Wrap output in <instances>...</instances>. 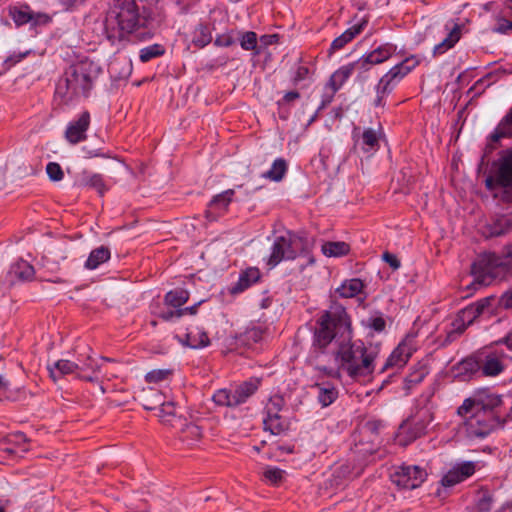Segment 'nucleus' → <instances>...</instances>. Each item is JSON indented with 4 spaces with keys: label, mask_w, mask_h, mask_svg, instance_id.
I'll return each instance as SVG.
<instances>
[{
    "label": "nucleus",
    "mask_w": 512,
    "mask_h": 512,
    "mask_svg": "<svg viewBox=\"0 0 512 512\" xmlns=\"http://www.w3.org/2000/svg\"><path fill=\"white\" fill-rule=\"evenodd\" d=\"M212 41L211 29L206 24H199L194 32L192 37V43L197 48H204Z\"/></svg>",
    "instance_id": "72a5a7b5"
},
{
    "label": "nucleus",
    "mask_w": 512,
    "mask_h": 512,
    "mask_svg": "<svg viewBox=\"0 0 512 512\" xmlns=\"http://www.w3.org/2000/svg\"><path fill=\"white\" fill-rule=\"evenodd\" d=\"M335 338L340 341L336 351L339 367L354 380L370 377L375 369L377 353L368 350L361 340L351 341L350 318L342 307L325 311L319 317L316 322L313 345L324 350Z\"/></svg>",
    "instance_id": "f257e3e1"
},
{
    "label": "nucleus",
    "mask_w": 512,
    "mask_h": 512,
    "mask_svg": "<svg viewBox=\"0 0 512 512\" xmlns=\"http://www.w3.org/2000/svg\"><path fill=\"white\" fill-rule=\"evenodd\" d=\"M199 304H200V302L198 304H195V305L190 306V307L181 308L180 309L181 316L186 315V314L194 315L197 312V308H198Z\"/></svg>",
    "instance_id": "338daca9"
},
{
    "label": "nucleus",
    "mask_w": 512,
    "mask_h": 512,
    "mask_svg": "<svg viewBox=\"0 0 512 512\" xmlns=\"http://www.w3.org/2000/svg\"><path fill=\"white\" fill-rule=\"evenodd\" d=\"M110 257V249L106 246H100L98 248L93 249L90 252L84 266L88 270H94L98 268L101 264L107 262L110 259Z\"/></svg>",
    "instance_id": "a878e982"
},
{
    "label": "nucleus",
    "mask_w": 512,
    "mask_h": 512,
    "mask_svg": "<svg viewBox=\"0 0 512 512\" xmlns=\"http://www.w3.org/2000/svg\"><path fill=\"white\" fill-rule=\"evenodd\" d=\"M284 405V399L280 396H273L266 405L267 415H279Z\"/></svg>",
    "instance_id": "de8ad7c7"
},
{
    "label": "nucleus",
    "mask_w": 512,
    "mask_h": 512,
    "mask_svg": "<svg viewBox=\"0 0 512 512\" xmlns=\"http://www.w3.org/2000/svg\"><path fill=\"white\" fill-rule=\"evenodd\" d=\"M498 343L506 345V347L512 351V330L505 337L499 340Z\"/></svg>",
    "instance_id": "69168bd1"
},
{
    "label": "nucleus",
    "mask_w": 512,
    "mask_h": 512,
    "mask_svg": "<svg viewBox=\"0 0 512 512\" xmlns=\"http://www.w3.org/2000/svg\"><path fill=\"white\" fill-rule=\"evenodd\" d=\"M180 341L182 342L181 339ZM183 343L188 347L197 349L208 346L210 344V340L205 331L197 328L195 331L190 330L185 334V340Z\"/></svg>",
    "instance_id": "c85d7f7f"
},
{
    "label": "nucleus",
    "mask_w": 512,
    "mask_h": 512,
    "mask_svg": "<svg viewBox=\"0 0 512 512\" xmlns=\"http://www.w3.org/2000/svg\"><path fill=\"white\" fill-rule=\"evenodd\" d=\"M500 305L505 309L512 308V289L506 291L499 300Z\"/></svg>",
    "instance_id": "052dcab7"
},
{
    "label": "nucleus",
    "mask_w": 512,
    "mask_h": 512,
    "mask_svg": "<svg viewBox=\"0 0 512 512\" xmlns=\"http://www.w3.org/2000/svg\"><path fill=\"white\" fill-rule=\"evenodd\" d=\"M260 381L251 378L237 385L234 389H219L213 394V401L218 406L237 407L245 403L258 390Z\"/></svg>",
    "instance_id": "9d476101"
},
{
    "label": "nucleus",
    "mask_w": 512,
    "mask_h": 512,
    "mask_svg": "<svg viewBox=\"0 0 512 512\" xmlns=\"http://www.w3.org/2000/svg\"><path fill=\"white\" fill-rule=\"evenodd\" d=\"M362 149L365 152L377 150L379 147V137L377 132L372 128H367L362 133Z\"/></svg>",
    "instance_id": "4c0bfd02"
},
{
    "label": "nucleus",
    "mask_w": 512,
    "mask_h": 512,
    "mask_svg": "<svg viewBox=\"0 0 512 512\" xmlns=\"http://www.w3.org/2000/svg\"><path fill=\"white\" fill-rule=\"evenodd\" d=\"M78 369H83V366L66 359H60L48 366L49 375L55 382L65 375L76 373Z\"/></svg>",
    "instance_id": "412c9836"
},
{
    "label": "nucleus",
    "mask_w": 512,
    "mask_h": 512,
    "mask_svg": "<svg viewBox=\"0 0 512 512\" xmlns=\"http://www.w3.org/2000/svg\"><path fill=\"white\" fill-rule=\"evenodd\" d=\"M77 363L83 366V369L77 370L78 378L89 382L98 381V372L101 370V364L90 356H87L85 360L79 359Z\"/></svg>",
    "instance_id": "5701e85b"
},
{
    "label": "nucleus",
    "mask_w": 512,
    "mask_h": 512,
    "mask_svg": "<svg viewBox=\"0 0 512 512\" xmlns=\"http://www.w3.org/2000/svg\"><path fill=\"white\" fill-rule=\"evenodd\" d=\"M0 396L1 399H12L11 391H10V382L9 380L2 374H0Z\"/></svg>",
    "instance_id": "603ef678"
},
{
    "label": "nucleus",
    "mask_w": 512,
    "mask_h": 512,
    "mask_svg": "<svg viewBox=\"0 0 512 512\" xmlns=\"http://www.w3.org/2000/svg\"><path fill=\"white\" fill-rule=\"evenodd\" d=\"M165 53V48L161 44H153L140 50V61L145 63Z\"/></svg>",
    "instance_id": "79ce46f5"
},
{
    "label": "nucleus",
    "mask_w": 512,
    "mask_h": 512,
    "mask_svg": "<svg viewBox=\"0 0 512 512\" xmlns=\"http://www.w3.org/2000/svg\"><path fill=\"white\" fill-rule=\"evenodd\" d=\"M284 471L277 467H268L263 476L267 482L272 485H278L283 479Z\"/></svg>",
    "instance_id": "a18cd8bd"
},
{
    "label": "nucleus",
    "mask_w": 512,
    "mask_h": 512,
    "mask_svg": "<svg viewBox=\"0 0 512 512\" xmlns=\"http://www.w3.org/2000/svg\"><path fill=\"white\" fill-rule=\"evenodd\" d=\"M141 15L135 0H111L104 19L107 39L115 43L141 26Z\"/></svg>",
    "instance_id": "20e7f679"
},
{
    "label": "nucleus",
    "mask_w": 512,
    "mask_h": 512,
    "mask_svg": "<svg viewBox=\"0 0 512 512\" xmlns=\"http://www.w3.org/2000/svg\"><path fill=\"white\" fill-rule=\"evenodd\" d=\"M416 350V340L414 335H407L393 350L387 358L381 372L389 368H402Z\"/></svg>",
    "instance_id": "f8f14e48"
},
{
    "label": "nucleus",
    "mask_w": 512,
    "mask_h": 512,
    "mask_svg": "<svg viewBox=\"0 0 512 512\" xmlns=\"http://www.w3.org/2000/svg\"><path fill=\"white\" fill-rule=\"evenodd\" d=\"M425 428L426 426L423 423H417L415 426V432H413V435L410 437V441L420 437L424 433Z\"/></svg>",
    "instance_id": "e2e57ef3"
},
{
    "label": "nucleus",
    "mask_w": 512,
    "mask_h": 512,
    "mask_svg": "<svg viewBox=\"0 0 512 512\" xmlns=\"http://www.w3.org/2000/svg\"><path fill=\"white\" fill-rule=\"evenodd\" d=\"M503 137H512V108L498 124L490 138L493 142H497Z\"/></svg>",
    "instance_id": "473e14b6"
},
{
    "label": "nucleus",
    "mask_w": 512,
    "mask_h": 512,
    "mask_svg": "<svg viewBox=\"0 0 512 512\" xmlns=\"http://www.w3.org/2000/svg\"><path fill=\"white\" fill-rule=\"evenodd\" d=\"M425 375H426V372L423 369L411 373L406 378L407 387L410 388V385L419 384L424 379Z\"/></svg>",
    "instance_id": "5fc2aeb1"
},
{
    "label": "nucleus",
    "mask_w": 512,
    "mask_h": 512,
    "mask_svg": "<svg viewBox=\"0 0 512 512\" xmlns=\"http://www.w3.org/2000/svg\"><path fill=\"white\" fill-rule=\"evenodd\" d=\"M34 267L27 261L20 260L11 265L7 272L6 281L10 286L14 285L17 281H28L34 277Z\"/></svg>",
    "instance_id": "6ab92c4d"
},
{
    "label": "nucleus",
    "mask_w": 512,
    "mask_h": 512,
    "mask_svg": "<svg viewBox=\"0 0 512 512\" xmlns=\"http://www.w3.org/2000/svg\"><path fill=\"white\" fill-rule=\"evenodd\" d=\"M382 259L387 263L389 264V266L393 269V270H397L399 267H400V261L398 260L397 256L394 255V254H391L389 252H385L383 255H382Z\"/></svg>",
    "instance_id": "bf43d9fd"
},
{
    "label": "nucleus",
    "mask_w": 512,
    "mask_h": 512,
    "mask_svg": "<svg viewBox=\"0 0 512 512\" xmlns=\"http://www.w3.org/2000/svg\"><path fill=\"white\" fill-rule=\"evenodd\" d=\"M169 374L168 370H153L146 374L145 379L149 383H157L164 380Z\"/></svg>",
    "instance_id": "8fccbe9b"
},
{
    "label": "nucleus",
    "mask_w": 512,
    "mask_h": 512,
    "mask_svg": "<svg viewBox=\"0 0 512 512\" xmlns=\"http://www.w3.org/2000/svg\"><path fill=\"white\" fill-rule=\"evenodd\" d=\"M480 231L485 238L505 236L512 232V215H495L480 228Z\"/></svg>",
    "instance_id": "4468645a"
},
{
    "label": "nucleus",
    "mask_w": 512,
    "mask_h": 512,
    "mask_svg": "<svg viewBox=\"0 0 512 512\" xmlns=\"http://www.w3.org/2000/svg\"><path fill=\"white\" fill-rule=\"evenodd\" d=\"M321 251L327 257H342L349 253L350 246L344 241H327L322 244Z\"/></svg>",
    "instance_id": "c756f323"
},
{
    "label": "nucleus",
    "mask_w": 512,
    "mask_h": 512,
    "mask_svg": "<svg viewBox=\"0 0 512 512\" xmlns=\"http://www.w3.org/2000/svg\"><path fill=\"white\" fill-rule=\"evenodd\" d=\"M235 43V38L231 35V33H224L218 35L215 38L214 44L218 47H229Z\"/></svg>",
    "instance_id": "3c124183"
},
{
    "label": "nucleus",
    "mask_w": 512,
    "mask_h": 512,
    "mask_svg": "<svg viewBox=\"0 0 512 512\" xmlns=\"http://www.w3.org/2000/svg\"><path fill=\"white\" fill-rule=\"evenodd\" d=\"M234 190L228 189L215 197L209 203V209L206 212V216L210 220L216 219L219 213L225 211L232 201Z\"/></svg>",
    "instance_id": "aec40b11"
},
{
    "label": "nucleus",
    "mask_w": 512,
    "mask_h": 512,
    "mask_svg": "<svg viewBox=\"0 0 512 512\" xmlns=\"http://www.w3.org/2000/svg\"><path fill=\"white\" fill-rule=\"evenodd\" d=\"M286 171H287L286 161L282 158H278L273 162L270 170H268L265 173V177H267L273 181H280L284 177Z\"/></svg>",
    "instance_id": "58836bf2"
},
{
    "label": "nucleus",
    "mask_w": 512,
    "mask_h": 512,
    "mask_svg": "<svg viewBox=\"0 0 512 512\" xmlns=\"http://www.w3.org/2000/svg\"><path fill=\"white\" fill-rule=\"evenodd\" d=\"M62 3L68 7H73L84 2V0H61Z\"/></svg>",
    "instance_id": "774afa93"
},
{
    "label": "nucleus",
    "mask_w": 512,
    "mask_h": 512,
    "mask_svg": "<svg viewBox=\"0 0 512 512\" xmlns=\"http://www.w3.org/2000/svg\"><path fill=\"white\" fill-rule=\"evenodd\" d=\"M471 271L474 281L471 286H488L499 276L500 271L512 274V243L506 247L505 258L501 259L495 253H483L472 264Z\"/></svg>",
    "instance_id": "423d86ee"
},
{
    "label": "nucleus",
    "mask_w": 512,
    "mask_h": 512,
    "mask_svg": "<svg viewBox=\"0 0 512 512\" xmlns=\"http://www.w3.org/2000/svg\"><path fill=\"white\" fill-rule=\"evenodd\" d=\"M352 75L351 70L347 65L340 67L331 76L326 85L330 89L329 101L333 98L334 94L344 85L347 79Z\"/></svg>",
    "instance_id": "393cba45"
},
{
    "label": "nucleus",
    "mask_w": 512,
    "mask_h": 512,
    "mask_svg": "<svg viewBox=\"0 0 512 512\" xmlns=\"http://www.w3.org/2000/svg\"><path fill=\"white\" fill-rule=\"evenodd\" d=\"M444 28L447 32V36L440 43L434 46V56L442 55L455 46L462 36L464 25L451 19L446 22Z\"/></svg>",
    "instance_id": "dca6fc26"
},
{
    "label": "nucleus",
    "mask_w": 512,
    "mask_h": 512,
    "mask_svg": "<svg viewBox=\"0 0 512 512\" xmlns=\"http://www.w3.org/2000/svg\"><path fill=\"white\" fill-rule=\"evenodd\" d=\"M263 424L264 429L270 431L273 435H278L287 428L286 422L280 415H267Z\"/></svg>",
    "instance_id": "c9c22d12"
},
{
    "label": "nucleus",
    "mask_w": 512,
    "mask_h": 512,
    "mask_svg": "<svg viewBox=\"0 0 512 512\" xmlns=\"http://www.w3.org/2000/svg\"><path fill=\"white\" fill-rule=\"evenodd\" d=\"M363 282L358 278L345 280L337 289L336 293L342 298H353L362 292Z\"/></svg>",
    "instance_id": "cd10ccee"
},
{
    "label": "nucleus",
    "mask_w": 512,
    "mask_h": 512,
    "mask_svg": "<svg viewBox=\"0 0 512 512\" xmlns=\"http://www.w3.org/2000/svg\"><path fill=\"white\" fill-rule=\"evenodd\" d=\"M459 370L469 374H476L479 372L481 373L480 351L470 357L463 359L459 363Z\"/></svg>",
    "instance_id": "e433bc0d"
},
{
    "label": "nucleus",
    "mask_w": 512,
    "mask_h": 512,
    "mask_svg": "<svg viewBox=\"0 0 512 512\" xmlns=\"http://www.w3.org/2000/svg\"><path fill=\"white\" fill-rule=\"evenodd\" d=\"M239 41L243 50H255L257 47V34L253 31L243 32L239 37Z\"/></svg>",
    "instance_id": "c03bdc74"
},
{
    "label": "nucleus",
    "mask_w": 512,
    "mask_h": 512,
    "mask_svg": "<svg viewBox=\"0 0 512 512\" xmlns=\"http://www.w3.org/2000/svg\"><path fill=\"white\" fill-rule=\"evenodd\" d=\"M261 277L260 270L256 267H249L242 271L239 275L237 283L231 287L232 294L241 293L248 289L251 285L258 282Z\"/></svg>",
    "instance_id": "4be33fe9"
},
{
    "label": "nucleus",
    "mask_w": 512,
    "mask_h": 512,
    "mask_svg": "<svg viewBox=\"0 0 512 512\" xmlns=\"http://www.w3.org/2000/svg\"><path fill=\"white\" fill-rule=\"evenodd\" d=\"M300 97V94L297 91H289L285 93L283 96V101L286 103H290Z\"/></svg>",
    "instance_id": "0e129e2a"
},
{
    "label": "nucleus",
    "mask_w": 512,
    "mask_h": 512,
    "mask_svg": "<svg viewBox=\"0 0 512 512\" xmlns=\"http://www.w3.org/2000/svg\"><path fill=\"white\" fill-rule=\"evenodd\" d=\"M362 27V25H354L348 28L345 32H343L340 36H338L332 41L330 51L335 52L342 49L347 43H349L356 35H358L362 31Z\"/></svg>",
    "instance_id": "7c9ffc66"
},
{
    "label": "nucleus",
    "mask_w": 512,
    "mask_h": 512,
    "mask_svg": "<svg viewBox=\"0 0 512 512\" xmlns=\"http://www.w3.org/2000/svg\"><path fill=\"white\" fill-rule=\"evenodd\" d=\"M496 298L493 296L482 298L459 311L456 320L453 322L454 329L449 334L460 335L466 328L472 325L481 316H491L495 309Z\"/></svg>",
    "instance_id": "6e6552de"
},
{
    "label": "nucleus",
    "mask_w": 512,
    "mask_h": 512,
    "mask_svg": "<svg viewBox=\"0 0 512 512\" xmlns=\"http://www.w3.org/2000/svg\"><path fill=\"white\" fill-rule=\"evenodd\" d=\"M503 404L501 395L478 392L464 399L457 408L462 418V428L469 439H484L496 428L504 426L512 418L510 414L502 417L499 407Z\"/></svg>",
    "instance_id": "f03ea898"
},
{
    "label": "nucleus",
    "mask_w": 512,
    "mask_h": 512,
    "mask_svg": "<svg viewBox=\"0 0 512 512\" xmlns=\"http://www.w3.org/2000/svg\"><path fill=\"white\" fill-rule=\"evenodd\" d=\"M395 49L396 47L392 44H384L365 54V56L368 59L367 61L373 66L387 61L393 55Z\"/></svg>",
    "instance_id": "bb28decb"
},
{
    "label": "nucleus",
    "mask_w": 512,
    "mask_h": 512,
    "mask_svg": "<svg viewBox=\"0 0 512 512\" xmlns=\"http://www.w3.org/2000/svg\"><path fill=\"white\" fill-rule=\"evenodd\" d=\"M189 299V292L183 288H176L169 291L164 298V302L167 306L172 308L181 309Z\"/></svg>",
    "instance_id": "2f4dec72"
},
{
    "label": "nucleus",
    "mask_w": 512,
    "mask_h": 512,
    "mask_svg": "<svg viewBox=\"0 0 512 512\" xmlns=\"http://www.w3.org/2000/svg\"><path fill=\"white\" fill-rule=\"evenodd\" d=\"M427 477V472L416 465L401 466L392 475V481L403 489L419 487Z\"/></svg>",
    "instance_id": "9b49d317"
},
{
    "label": "nucleus",
    "mask_w": 512,
    "mask_h": 512,
    "mask_svg": "<svg viewBox=\"0 0 512 512\" xmlns=\"http://www.w3.org/2000/svg\"><path fill=\"white\" fill-rule=\"evenodd\" d=\"M160 317L165 321H170L174 318H180L182 316H181L180 309L175 308L174 310L171 309V310L162 312Z\"/></svg>",
    "instance_id": "680f3d73"
},
{
    "label": "nucleus",
    "mask_w": 512,
    "mask_h": 512,
    "mask_svg": "<svg viewBox=\"0 0 512 512\" xmlns=\"http://www.w3.org/2000/svg\"><path fill=\"white\" fill-rule=\"evenodd\" d=\"M99 73V66L88 59L70 65L56 85V97L68 104L80 96H88Z\"/></svg>",
    "instance_id": "7ed1b4c3"
},
{
    "label": "nucleus",
    "mask_w": 512,
    "mask_h": 512,
    "mask_svg": "<svg viewBox=\"0 0 512 512\" xmlns=\"http://www.w3.org/2000/svg\"><path fill=\"white\" fill-rule=\"evenodd\" d=\"M31 16L33 19L30 21V23L34 26L44 25L51 21V17L45 13H35L31 11Z\"/></svg>",
    "instance_id": "13d9d810"
},
{
    "label": "nucleus",
    "mask_w": 512,
    "mask_h": 512,
    "mask_svg": "<svg viewBox=\"0 0 512 512\" xmlns=\"http://www.w3.org/2000/svg\"><path fill=\"white\" fill-rule=\"evenodd\" d=\"M484 186L497 205H512V148L502 150L492 161Z\"/></svg>",
    "instance_id": "39448f33"
},
{
    "label": "nucleus",
    "mask_w": 512,
    "mask_h": 512,
    "mask_svg": "<svg viewBox=\"0 0 512 512\" xmlns=\"http://www.w3.org/2000/svg\"><path fill=\"white\" fill-rule=\"evenodd\" d=\"M142 405L146 410H158L160 404H155L156 399L149 394V389L142 395Z\"/></svg>",
    "instance_id": "864d4df0"
},
{
    "label": "nucleus",
    "mask_w": 512,
    "mask_h": 512,
    "mask_svg": "<svg viewBox=\"0 0 512 512\" xmlns=\"http://www.w3.org/2000/svg\"><path fill=\"white\" fill-rule=\"evenodd\" d=\"M506 354L503 350L483 349L480 350L481 375L485 377H495L504 371V358Z\"/></svg>",
    "instance_id": "ddd939ff"
},
{
    "label": "nucleus",
    "mask_w": 512,
    "mask_h": 512,
    "mask_svg": "<svg viewBox=\"0 0 512 512\" xmlns=\"http://www.w3.org/2000/svg\"><path fill=\"white\" fill-rule=\"evenodd\" d=\"M303 249L304 243L301 236L291 232L278 236L272 245L268 265L273 268L283 260H294Z\"/></svg>",
    "instance_id": "1a4fd4ad"
},
{
    "label": "nucleus",
    "mask_w": 512,
    "mask_h": 512,
    "mask_svg": "<svg viewBox=\"0 0 512 512\" xmlns=\"http://www.w3.org/2000/svg\"><path fill=\"white\" fill-rule=\"evenodd\" d=\"M81 182L85 186L96 189L100 195H103L105 192V184L100 174H88L84 172Z\"/></svg>",
    "instance_id": "a19ab883"
},
{
    "label": "nucleus",
    "mask_w": 512,
    "mask_h": 512,
    "mask_svg": "<svg viewBox=\"0 0 512 512\" xmlns=\"http://www.w3.org/2000/svg\"><path fill=\"white\" fill-rule=\"evenodd\" d=\"M367 60H368L367 57L365 55H363L358 60L347 64V66L351 70L352 74H353V72L356 71V72H358V78L364 79V74L366 72H368L372 67L370 62H368Z\"/></svg>",
    "instance_id": "37998d69"
},
{
    "label": "nucleus",
    "mask_w": 512,
    "mask_h": 512,
    "mask_svg": "<svg viewBox=\"0 0 512 512\" xmlns=\"http://www.w3.org/2000/svg\"><path fill=\"white\" fill-rule=\"evenodd\" d=\"M475 463L472 461L455 465L442 478L441 483L445 487H452L475 473Z\"/></svg>",
    "instance_id": "a211bd4d"
},
{
    "label": "nucleus",
    "mask_w": 512,
    "mask_h": 512,
    "mask_svg": "<svg viewBox=\"0 0 512 512\" xmlns=\"http://www.w3.org/2000/svg\"><path fill=\"white\" fill-rule=\"evenodd\" d=\"M314 388L317 389V399L323 408L328 407L338 398V390L330 382L316 383Z\"/></svg>",
    "instance_id": "b1692460"
},
{
    "label": "nucleus",
    "mask_w": 512,
    "mask_h": 512,
    "mask_svg": "<svg viewBox=\"0 0 512 512\" xmlns=\"http://www.w3.org/2000/svg\"><path fill=\"white\" fill-rule=\"evenodd\" d=\"M309 75H310L309 67H307L305 65H300L297 67V69L295 71V75L293 77V82L295 84H297V83L307 79Z\"/></svg>",
    "instance_id": "4d7b16f0"
},
{
    "label": "nucleus",
    "mask_w": 512,
    "mask_h": 512,
    "mask_svg": "<svg viewBox=\"0 0 512 512\" xmlns=\"http://www.w3.org/2000/svg\"><path fill=\"white\" fill-rule=\"evenodd\" d=\"M149 394L156 399L155 404H160L157 415L163 424L172 427L182 425L183 420L176 415L172 402H164L162 394L156 389L150 388Z\"/></svg>",
    "instance_id": "f3484780"
},
{
    "label": "nucleus",
    "mask_w": 512,
    "mask_h": 512,
    "mask_svg": "<svg viewBox=\"0 0 512 512\" xmlns=\"http://www.w3.org/2000/svg\"><path fill=\"white\" fill-rule=\"evenodd\" d=\"M497 24L491 28V31L499 34H506L509 30H512V21L507 20L502 16L496 17Z\"/></svg>",
    "instance_id": "09e8293b"
},
{
    "label": "nucleus",
    "mask_w": 512,
    "mask_h": 512,
    "mask_svg": "<svg viewBox=\"0 0 512 512\" xmlns=\"http://www.w3.org/2000/svg\"><path fill=\"white\" fill-rule=\"evenodd\" d=\"M180 437L183 442H186L188 445H193L202 437L201 428L194 423L185 424V426L181 428Z\"/></svg>",
    "instance_id": "f704fd0d"
},
{
    "label": "nucleus",
    "mask_w": 512,
    "mask_h": 512,
    "mask_svg": "<svg viewBox=\"0 0 512 512\" xmlns=\"http://www.w3.org/2000/svg\"><path fill=\"white\" fill-rule=\"evenodd\" d=\"M420 62L421 60L418 56L411 55L385 73L375 87L376 98L373 105L375 107L383 106L385 97L389 95L400 81L412 72Z\"/></svg>",
    "instance_id": "0eeeda50"
},
{
    "label": "nucleus",
    "mask_w": 512,
    "mask_h": 512,
    "mask_svg": "<svg viewBox=\"0 0 512 512\" xmlns=\"http://www.w3.org/2000/svg\"><path fill=\"white\" fill-rule=\"evenodd\" d=\"M10 16L17 26H22L27 23H30V21L33 19L31 16V10L28 6H24L21 8H11Z\"/></svg>",
    "instance_id": "ea45409f"
},
{
    "label": "nucleus",
    "mask_w": 512,
    "mask_h": 512,
    "mask_svg": "<svg viewBox=\"0 0 512 512\" xmlns=\"http://www.w3.org/2000/svg\"><path fill=\"white\" fill-rule=\"evenodd\" d=\"M368 326L376 332H382L386 327V321L381 316L372 317L369 319Z\"/></svg>",
    "instance_id": "6e6d98bb"
},
{
    "label": "nucleus",
    "mask_w": 512,
    "mask_h": 512,
    "mask_svg": "<svg viewBox=\"0 0 512 512\" xmlns=\"http://www.w3.org/2000/svg\"><path fill=\"white\" fill-rule=\"evenodd\" d=\"M46 173L51 181H61L64 177L61 166L56 162H49L46 166Z\"/></svg>",
    "instance_id": "49530a36"
},
{
    "label": "nucleus",
    "mask_w": 512,
    "mask_h": 512,
    "mask_svg": "<svg viewBox=\"0 0 512 512\" xmlns=\"http://www.w3.org/2000/svg\"><path fill=\"white\" fill-rule=\"evenodd\" d=\"M90 113L82 112L76 120L71 121L65 131V138L70 144H77L86 140V132L90 126Z\"/></svg>",
    "instance_id": "2eb2a0df"
}]
</instances>
